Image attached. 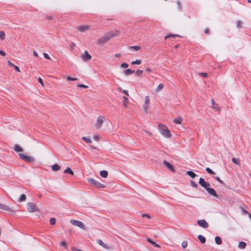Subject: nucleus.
I'll return each instance as SVG.
<instances>
[{
  "label": "nucleus",
  "mask_w": 251,
  "mask_h": 251,
  "mask_svg": "<svg viewBox=\"0 0 251 251\" xmlns=\"http://www.w3.org/2000/svg\"><path fill=\"white\" fill-rule=\"evenodd\" d=\"M117 35V33L116 32L113 31L106 33L101 38L98 40L97 44L102 45L108 42L111 38L116 36Z\"/></svg>",
  "instance_id": "1"
},
{
  "label": "nucleus",
  "mask_w": 251,
  "mask_h": 251,
  "mask_svg": "<svg viewBox=\"0 0 251 251\" xmlns=\"http://www.w3.org/2000/svg\"><path fill=\"white\" fill-rule=\"evenodd\" d=\"M158 128L160 133L164 137H170L171 136L170 132L166 126L159 124Z\"/></svg>",
  "instance_id": "2"
},
{
  "label": "nucleus",
  "mask_w": 251,
  "mask_h": 251,
  "mask_svg": "<svg viewBox=\"0 0 251 251\" xmlns=\"http://www.w3.org/2000/svg\"><path fill=\"white\" fill-rule=\"evenodd\" d=\"M88 182L93 186L97 188H105V185L104 184H103L102 183H100V182L96 181L95 179L92 178H89L87 179Z\"/></svg>",
  "instance_id": "3"
},
{
  "label": "nucleus",
  "mask_w": 251,
  "mask_h": 251,
  "mask_svg": "<svg viewBox=\"0 0 251 251\" xmlns=\"http://www.w3.org/2000/svg\"><path fill=\"white\" fill-rule=\"evenodd\" d=\"M19 155L21 159L28 162H33L34 159L30 156H28L22 153H19Z\"/></svg>",
  "instance_id": "4"
},
{
  "label": "nucleus",
  "mask_w": 251,
  "mask_h": 251,
  "mask_svg": "<svg viewBox=\"0 0 251 251\" xmlns=\"http://www.w3.org/2000/svg\"><path fill=\"white\" fill-rule=\"evenodd\" d=\"M70 223L72 225L78 226L80 227L81 229H85V226L84 225V224L80 221L75 220H72L70 221Z\"/></svg>",
  "instance_id": "5"
},
{
  "label": "nucleus",
  "mask_w": 251,
  "mask_h": 251,
  "mask_svg": "<svg viewBox=\"0 0 251 251\" xmlns=\"http://www.w3.org/2000/svg\"><path fill=\"white\" fill-rule=\"evenodd\" d=\"M27 210L29 212L33 213L37 211L36 205L33 202H28L27 204Z\"/></svg>",
  "instance_id": "6"
},
{
  "label": "nucleus",
  "mask_w": 251,
  "mask_h": 251,
  "mask_svg": "<svg viewBox=\"0 0 251 251\" xmlns=\"http://www.w3.org/2000/svg\"><path fill=\"white\" fill-rule=\"evenodd\" d=\"M199 183L201 186L205 188V189H206L207 188H208L209 186H210V183L209 182H206L202 177L200 178Z\"/></svg>",
  "instance_id": "7"
},
{
  "label": "nucleus",
  "mask_w": 251,
  "mask_h": 251,
  "mask_svg": "<svg viewBox=\"0 0 251 251\" xmlns=\"http://www.w3.org/2000/svg\"><path fill=\"white\" fill-rule=\"evenodd\" d=\"M105 118L104 117L102 116H100L98 117L96 126L98 128H100L101 127L102 124L104 121Z\"/></svg>",
  "instance_id": "8"
},
{
  "label": "nucleus",
  "mask_w": 251,
  "mask_h": 251,
  "mask_svg": "<svg viewBox=\"0 0 251 251\" xmlns=\"http://www.w3.org/2000/svg\"><path fill=\"white\" fill-rule=\"evenodd\" d=\"M0 209L7 211L9 212H14V210H13L11 208H10L9 206L2 204L0 203Z\"/></svg>",
  "instance_id": "9"
},
{
  "label": "nucleus",
  "mask_w": 251,
  "mask_h": 251,
  "mask_svg": "<svg viewBox=\"0 0 251 251\" xmlns=\"http://www.w3.org/2000/svg\"><path fill=\"white\" fill-rule=\"evenodd\" d=\"M82 59L84 61L90 60L92 58L91 56L89 54L87 51L85 50L84 53L81 55Z\"/></svg>",
  "instance_id": "10"
},
{
  "label": "nucleus",
  "mask_w": 251,
  "mask_h": 251,
  "mask_svg": "<svg viewBox=\"0 0 251 251\" xmlns=\"http://www.w3.org/2000/svg\"><path fill=\"white\" fill-rule=\"evenodd\" d=\"M197 223L200 226L203 228H207L208 226V224L205 220H198Z\"/></svg>",
  "instance_id": "11"
},
{
  "label": "nucleus",
  "mask_w": 251,
  "mask_h": 251,
  "mask_svg": "<svg viewBox=\"0 0 251 251\" xmlns=\"http://www.w3.org/2000/svg\"><path fill=\"white\" fill-rule=\"evenodd\" d=\"M90 27L89 25H82L80 26H77L76 28L80 32H85L87 30H88Z\"/></svg>",
  "instance_id": "12"
},
{
  "label": "nucleus",
  "mask_w": 251,
  "mask_h": 251,
  "mask_svg": "<svg viewBox=\"0 0 251 251\" xmlns=\"http://www.w3.org/2000/svg\"><path fill=\"white\" fill-rule=\"evenodd\" d=\"M163 164L171 172H174V167L168 161L164 160L163 162Z\"/></svg>",
  "instance_id": "13"
},
{
  "label": "nucleus",
  "mask_w": 251,
  "mask_h": 251,
  "mask_svg": "<svg viewBox=\"0 0 251 251\" xmlns=\"http://www.w3.org/2000/svg\"><path fill=\"white\" fill-rule=\"evenodd\" d=\"M150 99L149 96H146L145 100V105L144 106V108L146 112H147V109L149 108V105L150 104Z\"/></svg>",
  "instance_id": "14"
},
{
  "label": "nucleus",
  "mask_w": 251,
  "mask_h": 251,
  "mask_svg": "<svg viewBox=\"0 0 251 251\" xmlns=\"http://www.w3.org/2000/svg\"><path fill=\"white\" fill-rule=\"evenodd\" d=\"M206 190L210 195H211L216 198L218 197L215 190L213 188H211L208 187Z\"/></svg>",
  "instance_id": "15"
},
{
  "label": "nucleus",
  "mask_w": 251,
  "mask_h": 251,
  "mask_svg": "<svg viewBox=\"0 0 251 251\" xmlns=\"http://www.w3.org/2000/svg\"><path fill=\"white\" fill-rule=\"evenodd\" d=\"M123 73H124V75H125L127 76V75H129L131 74L134 73V71L131 70L130 69H126V70H124L123 71Z\"/></svg>",
  "instance_id": "16"
},
{
  "label": "nucleus",
  "mask_w": 251,
  "mask_h": 251,
  "mask_svg": "<svg viewBox=\"0 0 251 251\" xmlns=\"http://www.w3.org/2000/svg\"><path fill=\"white\" fill-rule=\"evenodd\" d=\"M97 242L99 245L102 246L104 249H108L109 248L108 245L104 244L103 241L100 239L97 240Z\"/></svg>",
  "instance_id": "17"
},
{
  "label": "nucleus",
  "mask_w": 251,
  "mask_h": 251,
  "mask_svg": "<svg viewBox=\"0 0 251 251\" xmlns=\"http://www.w3.org/2000/svg\"><path fill=\"white\" fill-rule=\"evenodd\" d=\"M186 174L193 178H195L196 176H197V175L195 173L191 171H187Z\"/></svg>",
  "instance_id": "18"
},
{
  "label": "nucleus",
  "mask_w": 251,
  "mask_h": 251,
  "mask_svg": "<svg viewBox=\"0 0 251 251\" xmlns=\"http://www.w3.org/2000/svg\"><path fill=\"white\" fill-rule=\"evenodd\" d=\"M14 150L17 152L23 151V149L17 144L14 146Z\"/></svg>",
  "instance_id": "19"
},
{
  "label": "nucleus",
  "mask_w": 251,
  "mask_h": 251,
  "mask_svg": "<svg viewBox=\"0 0 251 251\" xmlns=\"http://www.w3.org/2000/svg\"><path fill=\"white\" fill-rule=\"evenodd\" d=\"M246 243L243 241H241L238 244V248L241 249H244L246 247Z\"/></svg>",
  "instance_id": "20"
},
{
  "label": "nucleus",
  "mask_w": 251,
  "mask_h": 251,
  "mask_svg": "<svg viewBox=\"0 0 251 251\" xmlns=\"http://www.w3.org/2000/svg\"><path fill=\"white\" fill-rule=\"evenodd\" d=\"M100 174L102 177L106 178L108 176V172L106 171L102 170L100 172Z\"/></svg>",
  "instance_id": "21"
},
{
  "label": "nucleus",
  "mask_w": 251,
  "mask_h": 251,
  "mask_svg": "<svg viewBox=\"0 0 251 251\" xmlns=\"http://www.w3.org/2000/svg\"><path fill=\"white\" fill-rule=\"evenodd\" d=\"M51 169L54 171H57L60 169V167L57 164H54L52 165Z\"/></svg>",
  "instance_id": "22"
},
{
  "label": "nucleus",
  "mask_w": 251,
  "mask_h": 251,
  "mask_svg": "<svg viewBox=\"0 0 251 251\" xmlns=\"http://www.w3.org/2000/svg\"><path fill=\"white\" fill-rule=\"evenodd\" d=\"M198 238L200 240V241L202 244L205 243V242H206V239L203 235H198Z\"/></svg>",
  "instance_id": "23"
},
{
  "label": "nucleus",
  "mask_w": 251,
  "mask_h": 251,
  "mask_svg": "<svg viewBox=\"0 0 251 251\" xmlns=\"http://www.w3.org/2000/svg\"><path fill=\"white\" fill-rule=\"evenodd\" d=\"M182 118L180 117H177L174 120V122L176 124H181Z\"/></svg>",
  "instance_id": "24"
},
{
  "label": "nucleus",
  "mask_w": 251,
  "mask_h": 251,
  "mask_svg": "<svg viewBox=\"0 0 251 251\" xmlns=\"http://www.w3.org/2000/svg\"><path fill=\"white\" fill-rule=\"evenodd\" d=\"M64 173L66 174H69L71 175H74V172L71 168L67 167L64 171Z\"/></svg>",
  "instance_id": "25"
},
{
  "label": "nucleus",
  "mask_w": 251,
  "mask_h": 251,
  "mask_svg": "<svg viewBox=\"0 0 251 251\" xmlns=\"http://www.w3.org/2000/svg\"><path fill=\"white\" fill-rule=\"evenodd\" d=\"M215 241L217 244L221 245L222 243V240L219 236H216L215 238Z\"/></svg>",
  "instance_id": "26"
},
{
  "label": "nucleus",
  "mask_w": 251,
  "mask_h": 251,
  "mask_svg": "<svg viewBox=\"0 0 251 251\" xmlns=\"http://www.w3.org/2000/svg\"><path fill=\"white\" fill-rule=\"evenodd\" d=\"M232 161L233 163L237 165H239L240 164V162L238 158L233 157L232 158Z\"/></svg>",
  "instance_id": "27"
},
{
  "label": "nucleus",
  "mask_w": 251,
  "mask_h": 251,
  "mask_svg": "<svg viewBox=\"0 0 251 251\" xmlns=\"http://www.w3.org/2000/svg\"><path fill=\"white\" fill-rule=\"evenodd\" d=\"M25 200H26V196L25 194H22L19 198V202L24 201Z\"/></svg>",
  "instance_id": "28"
},
{
  "label": "nucleus",
  "mask_w": 251,
  "mask_h": 251,
  "mask_svg": "<svg viewBox=\"0 0 251 251\" xmlns=\"http://www.w3.org/2000/svg\"><path fill=\"white\" fill-rule=\"evenodd\" d=\"M82 139L88 143H91L92 140L90 137H83Z\"/></svg>",
  "instance_id": "29"
},
{
  "label": "nucleus",
  "mask_w": 251,
  "mask_h": 251,
  "mask_svg": "<svg viewBox=\"0 0 251 251\" xmlns=\"http://www.w3.org/2000/svg\"><path fill=\"white\" fill-rule=\"evenodd\" d=\"M205 170L207 173H208L209 174H210L211 175L215 174V173L214 171H213L210 168H209L208 167L206 168Z\"/></svg>",
  "instance_id": "30"
},
{
  "label": "nucleus",
  "mask_w": 251,
  "mask_h": 251,
  "mask_svg": "<svg viewBox=\"0 0 251 251\" xmlns=\"http://www.w3.org/2000/svg\"><path fill=\"white\" fill-rule=\"evenodd\" d=\"M5 38V33L3 31H0V39L1 40H4Z\"/></svg>",
  "instance_id": "31"
},
{
  "label": "nucleus",
  "mask_w": 251,
  "mask_h": 251,
  "mask_svg": "<svg viewBox=\"0 0 251 251\" xmlns=\"http://www.w3.org/2000/svg\"><path fill=\"white\" fill-rule=\"evenodd\" d=\"M141 62L142 61L141 60H139V59H137L135 61H133L131 62V64L132 65H134V64H137V65H139V64H140L141 63Z\"/></svg>",
  "instance_id": "32"
},
{
  "label": "nucleus",
  "mask_w": 251,
  "mask_h": 251,
  "mask_svg": "<svg viewBox=\"0 0 251 251\" xmlns=\"http://www.w3.org/2000/svg\"><path fill=\"white\" fill-rule=\"evenodd\" d=\"M212 108L214 110L217 111H221V109L218 107V104H216V105H212Z\"/></svg>",
  "instance_id": "33"
},
{
  "label": "nucleus",
  "mask_w": 251,
  "mask_h": 251,
  "mask_svg": "<svg viewBox=\"0 0 251 251\" xmlns=\"http://www.w3.org/2000/svg\"><path fill=\"white\" fill-rule=\"evenodd\" d=\"M128 67V64L126 63H122L120 65V67L122 68H126Z\"/></svg>",
  "instance_id": "34"
},
{
  "label": "nucleus",
  "mask_w": 251,
  "mask_h": 251,
  "mask_svg": "<svg viewBox=\"0 0 251 251\" xmlns=\"http://www.w3.org/2000/svg\"><path fill=\"white\" fill-rule=\"evenodd\" d=\"M56 219L54 218H50V223L51 225H54L55 224Z\"/></svg>",
  "instance_id": "35"
},
{
  "label": "nucleus",
  "mask_w": 251,
  "mask_h": 251,
  "mask_svg": "<svg viewBox=\"0 0 251 251\" xmlns=\"http://www.w3.org/2000/svg\"><path fill=\"white\" fill-rule=\"evenodd\" d=\"M66 79L68 80H71V81L76 80L77 79V78L76 77H72L70 76H67L66 77Z\"/></svg>",
  "instance_id": "36"
},
{
  "label": "nucleus",
  "mask_w": 251,
  "mask_h": 251,
  "mask_svg": "<svg viewBox=\"0 0 251 251\" xmlns=\"http://www.w3.org/2000/svg\"><path fill=\"white\" fill-rule=\"evenodd\" d=\"M130 48L133 49L135 50H138L141 49V47L139 46H134L130 47Z\"/></svg>",
  "instance_id": "37"
},
{
  "label": "nucleus",
  "mask_w": 251,
  "mask_h": 251,
  "mask_svg": "<svg viewBox=\"0 0 251 251\" xmlns=\"http://www.w3.org/2000/svg\"><path fill=\"white\" fill-rule=\"evenodd\" d=\"M215 178L221 184L224 185H225V183L219 177L216 176Z\"/></svg>",
  "instance_id": "38"
},
{
  "label": "nucleus",
  "mask_w": 251,
  "mask_h": 251,
  "mask_svg": "<svg viewBox=\"0 0 251 251\" xmlns=\"http://www.w3.org/2000/svg\"><path fill=\"white\" fill-rule=\"evenodd\" d=\"M242 22L240 21H237L236 22V27L238 28H241Z\"/></svg>",
  "instance_id": "39"
},
{
  "label": "nucleus",
  "mask_w": 251,
  "mask_h": 251,
  "mask_svg": "<svg viewBox=\"0 0 251 251\" xmlns=\"http://www.w3.org/2000/svg\"><path fill=\"white\" fill-rule=\"evenodd\" d=\"M164 87V85L162 83L159 84L157 88V90H160L162 89Z\"/></svg>",
  "instance_id": "40"
},
{
  "label": "nucleus",
  "mask_w": 251,
  "mask_h": 251,
  "mask_svg": "<svg viewBox=\"0 0 251 251\" xmlns=\"http://www.w3.org/2000/svg\"><path fill=\"white\" fill-rule=\"evenodd\" d=\"M191 185L195 188H197L198 187V184L193 180L191 181Z\"/></svg>",
  "instance_id": "41"
},
{
  "label": "nucleus",
  "mask_w": 251,
  "mask_h": 251,
  "mask_svg": "<svg viewBox=\"0 0 251 251\" xmlns=\"http://www.w3.org/2000/svg\"><path fill=\"white\" fill-rule=\"evenodd\" d=\"M178 36V35H176V34H168L165 36V39H167L170 37H176V36Z\"/></svg>",
  "instance_id": "42"
},
{
  "label": "nucleus",
  "mask_w": 251,
  "mask_h": 251,
  "mask_svg": "<svg viewBox=\"0 0 251 251\" xmlns=\"http://www.w3.org/2000/svg\"><path fill=\"white\" fill-rule=\"evenodd\" d=\"M200 76H203L206 77L207 76V74L205 73H200L199 74Z\"/></svg>",
  "instance_id": "43"
},
{
  "label": "nucleus",
  "mask_w": 251,
  "mask_h": 251,
  "mask_svg": "<svg viewBox=\"0 0 251 251\" xmlns=\"http://www.w3.org/2000/svg\"><path fill=\"white\" fill-rule=\"evenodd\" d=\"M182 247L185 248L187 246V242L186 241H183L181 244Z\"/></svg>",
  "instance_id": "44"
},
{
  "label": "nucleus",
  "mask_w": 251,
  "mask_h": 251,
  "mask_svg": "<svg viewBox=\"0 0 251 251\" xmlns=\"http://www.w3.org/2000/svg\"><path fill=\"white\" fill-rule=\"evenodd\" d=\"M43 56H44V57L46 59H50V57L49 56V55L47 53L44 52L43 53Z\"/></svg>",
  "instance_id": "45"
},
{
  "label": "nucleus",
  "mask_w": 251,
  "mask_h": 251,
  "mask_svg": "<svg viewBox=\"0 0 251 251\" xmlns=\"http://www.w3.org/2000/svg\"><path fill=\"white\" fill-rule=\"evenodd\" d=\"M143 71L142 70H137L136 71V73L140 75H141L143 73Z\"/></svg>",
  "instance_id": "46"
},
{
  "label": "nucleus",
  "mask_w": 251,
  "mask_h": 251,
  "mask_svg": "<svg viewBox=\"0 0 251 251\" xmlns=\"http://www.w3.org/2000/svg\"><path fill=\"white\" fill-rule=\"evenodd\" d=\"M71 250L72 251H81V250L77 249L75 247H72Z\"/></svg>",
  "instance_id": "47"
},
{
  "label": "nucleus",
  "mask_w": 251,
  "mask_h": 251,
  "mask_svg": "<svg viewBox=\"0 0 251 251\" xmlns=\"http://www.w3.org/2000/svg\"><path fill=\"white\" fill-rule=\"evenodd\" d=\"M60 245L65 248L67 247V244L65 241L61 242Z\"/></svg>",
  "instance_id": "48"
},
{
  "label": "nucleus",
  "mask_w": 251,
  "mask_h": 251,
  "mask_svg": "<svg viewBox=\"0 0 251 251\" xmlns=\"http://www.w3.org/2000/svg\"><path fill=\"white\" fill-rule=\"evenodd\" d=\"M38 81L42 85H43V84H44L43 81L41 77L38 78Z\"/></svg>",
  "instance_id": "49"
},
{
  "label": "nucleus",
  "mask_w": 251,
  "mask_h": 251,
  "mask_svg": "<svg viewBox=\"0 0 251 251\" xmlns=\"http://www.w3.org/2000/svg\"><path fill=\"white\" fill-rule=\"evenodd\" d=\"M13 67L14 68V69L16 71H17V72L20 71L19 68L17 66L15 65Z\"/></svg>",
  "instance_id": "50"
},
{
  "label": "nucleus",
  "mask_w": 251,
  "mask_h": 251,
  "mask_svg": "<svg viewBox=\"0 0 251 251\" xmlns=\"http://www.w3.org/2000/svg\"><path fill=\"white\" fill-rule=\"evenodd\" d=\"M142 217H147L149 219L150 218V216L149 215L147 214H142Z\"/></svg>",
  "instance_id": "51"
},
{
  "label": "nucleus",
  "mask_w": 251,
  "mask_h": 251,
  "mask_svg": "<svg viewBox=\"0 0 251 251\" xmlns=\"http://www.w3.org/2000/svg\"><path fill=\"white\" fill-rule=\"evenodd\" d=\"M78 86L81 87V88H88V86L84 84H80V85H78Z\"/></svg>",
  "instance_id": "52"
},
{
  "label": "nucleus",
  "mask_w": 251,
  "mask_h": 251,
  "mask_svg": "<svg viewBox=\"0 0 251 251\" xmlns=\"http://www.w3.org/2000/svg\"><path fill=\"white\" fill-rule=\"evenodd\" d=\"M147 241H148L149 242L151 243V244H152V245H153V244H155V242H153V241H152L151 240V239H150V238L148 239H147Z\"/></svg>",
  "instance_id": "53"
},
{
  "label": "nucleus",
  "mask_w": 251,
  "mask_h": 251,
  "mask_svg": "<svg viewBox=\"0 0 251 251\" xmlns=\"http://www.w3.org/2000/svg\"><path fill=\"white\" fill-rule=\"evenodd\" d=\"M8 65L10 66H12V67H14L15 65H14L13 63H12V62H11L10 61H8Z\"/></svg>",
  "instance_id": "54"
},
{
  "label": "nucleus",
  "mask_w": 251,
  "mask_h": 251,
  "mask_svg": "<svg viewBox=\"0 0 251 251\" xmlns=\"http://www.w3.org/2000/svg\"><path fill=\"white\" fill-rule=\"evenodd\" d=\"M0 55L2 56H5V53L2 50H0Z\"/></svg>",
  "instance_id": "55"
},
{
  "label": "nucleus",
  "mask_w": 251,
  "mask_h": 251,
  "mask_svg": "<svg viewBox=\"0 0 251 251\" xmlns=\"http://www.w3.org/2000/svg\"><path fill=\"white\" fill-rule=\"evenodd\" d=\"M204 32L206 34H208L209 33V30L208 28H205Z\"/></svg>",
  "instance_id": "56"
},
{
  "label": "nucleus",
  "mask_w": 251,
  "mask_h": 251,
  "mask_svg": "<svg viewBox=\"0 0 251 251\" xmlns=\"http://www.w3.org/2000/svg\"><path fill=\"white\" fill-rule=\"evenodd\" d=\"M33 55L35 56H36V57H38V53H37V52L35 50L33 51Z\"/></svg>",
  "instance_id": "57"
},
{
  "label": "nucleus",
  "mask_w": 251,
  "mask_h": 251,
  "mask_svg": "<svg viewBox=\"0 0 251 251\" xmlns=\"http://www.w3.org/2000/svg\"><path fill=\"white\" fill-rule=\"evenodd\" d=\"M176 3H177V5L178 8H180V7H181L180 2L178 0H177Z\"/></svg>",
  "instance_id": "58"
},
{
  "label": "nucleus",
  "mask_w": 251,
  "mask_h": 251,
  "mask_svg": "<svg viewBox=\"0 0 251 251\" xmlns=\"http://www.w3.org/2000/svg\"><path fill=\"white\" fill-rule=\"evenodd\" d=\"M123 93H124V94H125L126 95L128 96V91H127V90H123Z\"/></svg>",
  "instance_id": "59"
},
{
  "label": "nucleus",
  "mask_w": 251,
  "mask_h": 251,
  "mask_svg": "<svg viewBox=\"0 0 251 251\" xmlns=\"http://www.w3.org/2000/svg\"><path fill=\"white\" fill-rule=\"evenodd\" d=\"M93 139L96 141H98L99 138L98 136H94Z\"/></svg>",
  "instance_id": "60"
},
{
  "label": "nucleus",
  "mask_w": 251,
  "mask_h": 251,
  "mask_svg": "<svg viewBox=\"0 0 251 251\" xmlns=\"http://www.w3.org/2000/svg\"><path fill=\"white\" fill-rule=\"evenodd\" d=\"M123 98L125 99V102H126L127 101H128V99H127L126 97L124 96V97H123Z\"/></svg>",
  "instance_id": "61"
},
{
  "label": "nucleus",
  "mask_w": 251,
  "mask_h": 251,
  "mask_svg": "<svg viewBox=\"0 0 251 251\" xmlns=\"http://www.w3.org/2000/svg\"><path fill=\"white\" fill-rule=\"evenodd\" d=\"M115 56L117 57H120L121 56V54H120V53H116L115 54Z\"/></svg>",
  "instance_id": "62"
},
{
  "label": "nucleus",
  "mask_w": 251,
  "mask_h": 251,
  "mask_svg": "<svg viewBox=\"0 0 251 251\" xmlns=\"http://www.w3.org/2000/svg\"><path fill=\"white\" fill-rule=\"evenodd\" d=\"M212 105H214H214H216L217 103H216L214 100L213 99L212 100Z\"/></svg>",
  "instance_id": "63"
},
{
  "label": "nucleus",
  "mask_w": 251,
  "mask_h": 251,
  "mask_svg": "<svg viewBox=\"0 0 251 251\" xmlns=\"http://www.w3.org/2000/svg\"><path fill=\"white\" fill-rule=\"evenodd\" d=\"M155 247H159V246L158 244H156L155 242V244H153Z\"/></svg>",
  "instance_id": "64"
}]
</instances>
